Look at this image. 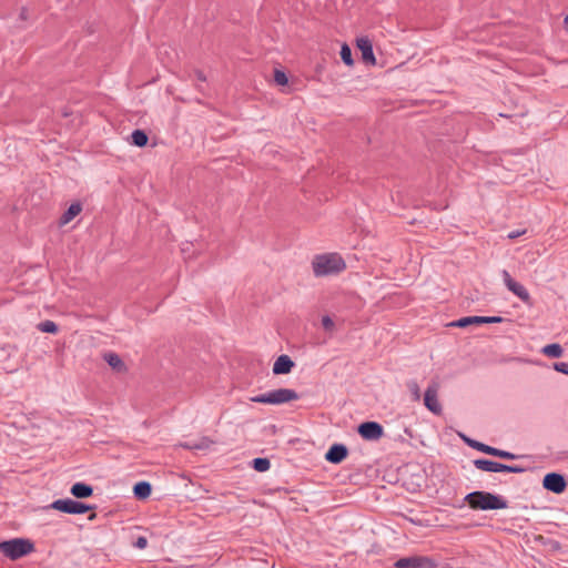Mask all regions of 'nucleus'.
Returning a JSON list of instances; mask_svg holds the SVG:
<instances>
[{"label": "nucleus", "instance_id": "f257e3e1", "mask_svg": "<svg viewBox=\"0 0 568 568\" xmlns=\"http://www.w3.org/2000/svg\"><path fill=\"white\" fill-rule=\"evenodd\" d=\"M312 267L316 277H323L343 272L346 263L338 253H325L313 258Z\"/></svg>", "mask_w": 568, "mask_h": 568}, {"label": "nucleus", "instance_id": "f03ea898", "mask_svg": "<svg viewBox=\"0 0 568 568\" xmlns=\"http://www.w3.org/2000/svg\"><path fill=\"white\" fill-rule=\"evenodd\" d=\"M464 501L468 503L470 508L479 510H497L508 507V503L504 497L483 490L467 494Z\"/></svg>", "mask_w": 568, "mask_h": 568}, {"label": "nucleus", "instance_id": "7ed1b4c3", "mask_svg": "<svg viewBox=\"0 0 568 568\" xmlns=\"http://www.w3.org/2000/svg\"><path fill=\"white\" fill-rule=\"evenodd\" d=\"M300 395L296 390L291 388H277L263 394L252 396L250 398L253 403L282 405L293 400H297Z\"/></svg>", "mask_w": 568, "mask_h": 568}, {"label": "nucleus", "instance_id": "20e7f679", "mask_svg": "<svg viewBox=\"0 0 568 568\" xmlns=\"http://www.w3.org/2000/svg\"><path fill=\"white\" fill-rule=\"evenodd\" d=\"M33 548V544L29 539L23 538H13L0 542V552L11 560L27 556Z\"/></svg>", "mask_w": 568, "mask_h": 568}, {"label": "nucleus", "instance_id": "39448f33", "mask_svg": "<svg viewBox=\"0 0 568 568\" xmlns=\"http://www.w3.org/2000/svg\"><path fill=\"white\" fill-rule=\"evenodd\" d=\"M474 466L483 471L487 473H515L521 474L526 470L525 467L518 465H506L503 463L489 460V459H475Z\"/></svg>", "mask_w": 568, "mask_h": 568}, {"label": "nucleus", "instance_id": "423d86ee", "mask_svg": "<svg viewBox=\"0 0 568 568\" xmlns=\"http://www.w3.org/2000/svg\"><path fill=\"white\" fill-rule=\"evenodd\" d=\"M50 507L52 509L71 514V515H81L91 510L93 507L81 501L73 500L71 498L57 499L54 500Z\"/></svg>", "mask_w": 568, "mask_h": 568}, {"label": "nucleus", "instance_id": "0eeeda50", "mask_svg": "<svg viewBox=\"0 0 568 568\" xmlns=\"http://www.w3.org/2000/svg\"><path fill=\"white\" fill-rule=\"evenodd\" d=\"M395 568H436L437 562L427 556L403 557L395 561Z\"/></svg>", "mask_w": 568, "mask_h": 568}, {"label": "nucleus", "instance_id": "6e6552de", "mask_svg": "<svg viewBox=\"0 0 568 568\" xmlns=\"http://www.w3.org/2000/svg\"><path fill=\"white\" fill-rule=\"evenodd\" d=\"M501 277H503L505 286L513 294H515L518 298H520L525 304H527V305L531 304V297H530V294L527 291V288L523 284L516 282L511 277V275L509 274V272L507 270L501 271Z\"/></svg>", "mask_w": 568, "mask_h": 568}, {"label": "nucleus", "instance_id": "1a4fd4ad", "mask_svg": "<svg viewBox=\"0 0 568 568\" xmlns=\"http://www.w3.org/2000/svg\"><path fill=\"white\" fill-rule=\"evenodd\" d=\"M506 320L501 316H466L450 323L455 327H467L473 324H498Z\"/></svg>", "mask_w": 568, "mask_h": 568}, {"label": "nucleus", "instance_id": "9d476101", "mask_svg": "<svg viewBox=\"0 0 568 568\" xmlns=\"http://www.w3.org/2000/svg\"><path fill=\"white\" fill-rule=\"evenodd\" d=\"M357 432L365 440H378L384 434V428L377 422H364L359 424Z\"/></svg>", "mask_w": 568, "mask_h": 568}, {"label": "nucleus", "instance_id": "9b49d317", "mask_svg": "<svg viewBox=\"0 0 568 568\" xmlns=\"http://www.w3.org/2000/svg\"><path fill=\"white\" fill-rule=\"evenodd\" d=\"M542 485L545 489L555 494L564 493L567 487V483L564 475L558 473L546 474L542 480Z\"/></svg>", "mask_w": 568, "mask_h": 568}, {"label": "nucleus", "instance_id": "f8f14e48", "mask_svg": "<svg viewBox=\"0 0 568 568\" xmlns=\"http://www.w3.org/2000/svg\"><path fill=\"white\" fill-rule=\"evenodd\" d=\"M424 405L435 415L443 413V407L438 400V388L436 385H429L424 394Z\"/></svg>", "mask_w": 568, "mask_h": 568}, {"label": "nucleus", "instance_id": "ddd939ff", "mask_svg": "<svg viewBox=\"0 0 568 568\" xmlns=\"http://www.w3.org/2000/svg\"><path fill=\"white\" fill-rule=\"evenodd\" d=\"M348 455V449L343 444L332 445L325 454V459L331 464L342 463Z\"/></svg>", "mask_w": 568, "mask_h": 568}, {"label": "nucleus", "instance_id": "4468645a", "mask_svg": "<svg viewBox=\"0 0 568 568\" xmlns=\"http://www.w3.org/2000/svg\"><path fill=\"white\" fill-rule=\"evenodd\" d=\"M356 45L362 52V59L364 62L375 64V55L373 52V45L367 37H362L356 40Z\"/></svg>", "mask_w": 568, "mask_h": 568}, {"label": "nucleus", "instance_id": "2eb2a0df", "mask_svg": "<svg viewBox=\"0 0 568 568\" xmlns=\"http://www.w3.org/2000/svg\"><path fill=\"white\" fill-rule=\"evenodd\" d=\"M294 362L287 355H281L276 358L273 365V374L282 375L288 374L294 367Z\"/></svg>", "mask_w": 568, "mask_h": 568}, {"label": "nucleus", "instance_id": "dca6fc26", "mask_svg": "<svg viewBox=\"0 0 568 568\" xmlns=\"http://www.w3.org/2000/svg\"><path fill=\"white\" fill-rule=\"evenodd\" d=\"M70 491L77 498H88L93 494V488L85 483L78 481L72 485Z\"/></svg>", "mask_w": 568, "mask_h": 568}, {"label": "nucleus", "instance_id": "f3484780", "mask_svg": "<svg viewBox=\"0 0 568 568\" xmlns=\"http://www.w3.org/2000/svg\"><path fill=\"white\" fill-rule=\"evenodd\" d=\"M152 493V486L149 481H139L133 487V494L138 499H145Z\"/></svg>", "mask_w": 568, "mask_h": 568}, {"label": "nucleus", "instance_id": "a211bd4d", "mask_svg": "<svg viewBox=\"0 0 568 568\" xmlns=\"http://www.w3.org/2000/svg\"><path fill=\"white\" fill-rule=\"evenodd\" d=\"M82 210V206L79 202L72 203L69 209L62 214L60 219V224L65 225L71 222Z\"/></svg>", "mask_w": 568, "mask_h": 568}, {"label": "nucleus", "instance_id": "6ab92c4d", "mask_svg": "<svg viewBox=\"0 0 568 568\" xmlns=\"http://www.w3.org/2000/svg\"><path fill=\"white\" fill-rule=\"evenodd\" d=\"M462 438H463L464 443L467 446H469V447H471V448H474V449H476L478 452H481V453L487 454V455H490L491 452H493V446L486 445V444H484L481 442H478L476 439L469 438V437H467L465 435H462Z\"/></svg>", "mask_w": 568, "mask_h": 568}, {"label": "nucleus", "instance_id": "aec40b11", "mask_svg": "<svg viewBox=\"0 0 568 568\" xmlns=\"http://www.w3.org/2000/svg\"><path fill=\"white\" fill-rule=\"evenodd\" d=\"M541 353L548 357H551V358H558V357H561L562 354H564V348L561 347L560 344L558 343H552V344H548V345H545L542 348H541Z\"/></svg>", "mask_w": 568, "mask_h": 568}, {"label": "nucleus", "instance_id": "412c9836", "mask_svg": "<svg viewBox=\"0 0 568 568\" xmlns=\"http://www.w3.org/2000/svg\"><path fill=\"white\" fill-rule=\"evenodd\" d=\"M103 358L113 369L118 372H121L124 368L123 361L118 354L113 352L105 353Z\"/></svg>", "mask_w": 568, "mask_h": 568}, {"label": "nucleus", "instance_id": "4be33fe9", "mask_svg": "<svg viewBox=\"0 0 568 568\" xmlns=\"http://www.w3.org/2000/svg\"><path fill=\"white\" fill-rule=\"evenodd\" d=\"M132 143L139 148L145 146L149 138L146 133L142 130H134L131 134Z\"/></svg>", "mask_w": 568, "mask_h": 568}, {"label": "nucleus", "instance_id": "5701e85b", "mask_svg": "<svg viewBox=\"0 0 568 568\" xmlns=\"http://www.w3.org/2000/svg\"><path fill=\"white\" fill-rule=\"evenodd\" d=\"M253 468L256 471L264 473L271 468V462L267 458L257 457L252 460Z\"/></svg>", "mask_w": 568, "mask_h": 568}, {"label": "nucleus", "instance_id": "b1692460", "mask_svg": "<svg viewBox=\"0 0 568 568\" xmlns=\"http://www.w3.org/2000/svg\"><path fill=\"white\" fill-rule=\"evenodd\" d=\"M339 54H341V59L343 60V62L346 65L352 67L354 64V60L352 57V50L348 44H346V43L342 44Z\"/></svg>", "mask_w": 568, "mask_h": 568}, {"label": "nucleus", "instance_id": "393cba45", "mask_svg": "<svg viewBox=\"0 0 568 568\" xmlns=\"http://www.w3.org/2000/svg\"><path fill=\"white\" fill-rule=\"evenodd\" d=\"M38 329L42 333L55 334L59 328L53 321L47 320L38 324Z\"/></svg>", "mask_w": 568, "mask_h": 568}, {"label": "nucleus", "instance_id": "a878e982", "mask_svg": "<svg viewBox=\"0 0 568 568\" xmlns=\"http://www.w3.org/2000/svg\"><path fill=\"white\" fill-rule=\"evenodd\" d=\"M490 455L495 456V457L503 458V459H508V460H515V459L519 458L518 455H516V454H514L511 452L503 450V449H499V448H496V447H493V452H491Z\"/></svg>", "mask_w": 568, "mask_h": 568}, {"label": "nucleus", "instance_id": "bb28decb", "mask_svg": "<svg viewBox=\"0 0 568 568\" xmlns=\"http://www.w3.org/2000/svg\"><path fill=\"white\" fill-rule=\"evenodd\" d=\"M407 388L408 390L410 392V395L413 397L414 400H419L420 399V389H419V385L416 381L412 379V381H408L407 382Z\"/></svg>", "mask_w": 568, "mask_h": 568}, {"label": "nucleus", "instance_id": "cd10ccee", "mask_svg": "<svg viewBox=\"0 0 568 568\" xmlns=\"http://www.w3.org/2000/svg\"><path fill=\"white\" fill-rule=\"evenodd\" d=\"M274 81L278 85H285V84H287L288 79H287V75L285 74L284 71L275 70V72H274Z\"/></svg>", "mask_w": 568, "mask_h": 568}, {"label": "nucleus", "instance_id": "c85d7f7f", "mask_svg": "<svg viewBox=\"0 0 568 568\" xmlns=\"http://www.w3.org/2000/svg\"><path fill=\"white\" fill-rule=\"evenodd\" d=\"M322 326L325 331L332 332L335 327V324L328 315H324L322 317Z\"/></svg>", "mask_w": 568, "mask_h": 568}, {"label": "nucleus", "instance_id": "c756f323", "mask_svg": "<svg viewBox=\"0 0 568 568\" xmlns=\"http://www.w3.org/2000/svg\"><path fill=\"white\" fill-rule=\"evenodd\" d=\"M554 369L561 374L568 375V363L566 362H557L554 364Z\"/></svg>", "mask_w": 568, "mask_h": 568}, {"label": "nucleus", "instance_id": "7c9ffc66", "mask_svg": "<svg viewBox=\"0 0 568 568\" xmlns=\"http://www.w3.org/2000/svg\"><path fill=\"white\" fill-rule=\"evenodd\" d=\"M148 545V540L145 537H139L135 542H134V546L139 549H144Z\"/></svg>", "mask_w": 568, "mask_h": 568}, {"label": "nucleus", "instance_id": "2f4dec72", "mask_svg": "<svg viewBox=\"0 0 568 568\" xmlns=\"http://www.w3.org/2000/svg\"><path fill=\"white\" fill-rule=\"evenodd\" d=\"M525 230L524 231H513L508 234V237L509 239H517L519 237L520 235L525 234Z\"/></svg>", "mask_w": 568, "mask_h": 568}, {"label": "nucleus", "instance_id": "473e14b6", "mask_svg": "<svg viewBox=\"0 0 568 568\" xmlns=\"http://www.w3.org/2000/svg\"><path fill=\"white\" fill-rule=\"evenodd\" d=\"M195 78L196 80L201 81V82H205L206 81V78L204 75V73L202 71H195Z\"/></svg>", "mask_w": 568, "mask_h": 568}, {"label": "nucleus", "instance_id": "72a5a7b5", "mask_svg": "<svg viewBox=\"0 0 568 568\" xmlns=\"http://www.w3.org/2000/svg\"><path fill=\"white\" fill-rule=\"evenodd\" d=\"M26 14H27V9H22L21 14H20L21 19H26V17H27Z\"/></svg>", "mask_w": 568, "mask_h": 568}, {"label": "nucleus", "instance_id": "f704fd0d", "mask_svg": "<svg viewBox=\"0 0 568 568\" xmlns=\"http://www.w3.org/2000/svg\"><path fill=\"white\" fill-rule=\"evenodd\" d=\"M564 24L565 28L568 30V14L565 17Z\"/></svg>", "mask_w": 568, "mask_h": 568}, {"label": "nucleus", "instance_id": "c9c22d12", "mask_svg": "<svg viewBox=\"0 0 568 568\" xmlns=\"http://www.w3.org/2000/svg\"><path fill=\"white\" fill-rule=\"evenodd\" d=\"M192 448H197V449H200V448H202V446H200V445H195V446H192Z\"/></svg>", "mask_w": 568, "mask_h": 568}]
</instances>
